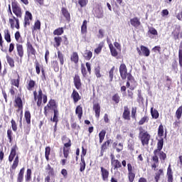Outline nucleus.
<instances>
[{
	"label": "nucleus",
	"instance_id": "47",
	"mask_svg": "<svg viewBox=\"0 0 182 182\" xmlns=\"http://www.w3.org/2000/svg\"><path fill=\"white\" fill-rule=\"evenodd\" d=\"M55 44L54 46L55 48H59L60 46V44L62 43V37L57 36L54 38Z\"/></svg>",
	"mask_w": 182,
	"mask_h": 182
},
{
	"label": "nucleus",
	"instance_id": "29",
	"mask_svg": "<svg viewBox=\"0 0 182 182\" xmlns=\"http://www.w3.org/2000/svg\"><path fill=\"white\" fill-rule=\"evenodd\" d=\"M34 66L36 68V73H37V75H41V70L43 69V65H41L38 60H36L34 62Z\"/></svg>",
	"mask_w": 182,
	"mask_h": 182
},
{
	"label": "nucleus",
	"instance_id": "48",
	"mask_svg": "<svg viewBox=\"0 0 182 182\" xmlns=\"http://www.w3.org/2000/svg\"><path fill=\"white\" fill-rule=\"evenodd\" d=\"M158 136L159 137H163L164 136V127L161 124L158 129Z\"/></svg>",
	"mask_w": 182,
	"mask_h": 182
},
{
	"label": "nucleus",
	"instance_id": "12",
	"mask_svg": "<svg viewBox=\"0 0 182 182\" xmlns=\"http://www.w3.org/2000/svg\"><path fill=\"white\" fill-rule=\"evenodd\" d=\"M73 83L77 90L82 89V80H80V76H79L77 74H75L74 76Z\"/></svg>",
	"mask_w": 182,
	"mask_h": 182
},
{
	"label": "nucleus",
	"instance_id": "34",
	"mask_svg": "<svg viewBox=\"0 0 182 182\" xmlns=\"http://www.w3.org/2000/svg\"><path fill=\"white\" fill-rule=\"evenodd\" d=\"M112 147L113 149H115L117 153H120V151H122L123 150V144L119 143V144H117V142H114L112 144Z\"/></svg>",
	"mask_w": 182,
	"mask_h": 182
},
{
	"label": "nucleus",
	"instance_id": "46",
	"mask_svg": "<svg viewBox=\"0 0 182 182\" xmlns=\"http://www.w3.org/2000/svg\"><path fill=\"white\" fill-rule=\"evenodd\" d=\"M46 171L48 173L49 176H54L55 175V171L52 166H50V164H48L46 167Z\"/></svg>",
	"mask_w": 182,
	"mask_h": 182
},
{
	"label": "nucleus",
	"instance_id": "22",
	"mask_svg": "<svg viewBox=\"0 0 182 182\" xmlns=\"http://www.w3.org/2000/svg\"><path fill=\"white\" fill-rule=\"evenodd\" d=\"M130 23L132 26H134V28H139V26L141 25V22H140V18H139V17H134L133 18H131Z\"/></svg>",
	"mask_w": 182,
	"mask_h": 182
},
{
	"label": "nucleus",
	"instance_id": "63",
	"mask_svg": "<svg viewBox=\"0 0 182 182\" xmlns=\"http://www.w3.org/2000/svg\"><path fill=\"white\" fill-rule=\"evenodd\" d=\"M11 123L12 130L14 132H16L18 130V125L16 124V122L14 119H12Z\"/></svg>",
	"mask_w": 182,
	"mask_h": 182
},
{
	"label": "nucleus",
	"instance_id": "25",
	"mask_svg": "<svg viewBox=\"0 0 182 182\" xmlns=\"http://www.w3.org/2000/svg\"><path fill=\"white\" fill-rule=\"evenodd\" d=\"M25 174V167H23L20 169L17 175V181L16 182H23V176Z\"/></svg>",
	"mask_w": 182,
	"mask_h": 182
},
{
	"label": "nucleus",
	"instance_id": "19",
	"mask_svg": "<svg viewBox=\"0 0 182 182\" xmlns=\"http://www.w3.org/2000/svg\"><path fill=\"white\" fill-rule=\"evenodd\" d=\"M36 86V81L33 80V79H30L27 80V85L26 89L29 92L35 89V87Z\"/></svg>",
	"mask_w": 182,
	"mask_h": 182
},
{
	"label": "nucleus",
	"instance_id": "10",
	"mask_svg": "<svg viewBox=\"0 0 182 182\" xmlns=\"http://www.w3.org/2000/svg\"><path fill=\"white\" fill-rule=\"evenodd\" d=\"M9 23H10L11 29H20L21 26L19 25V18L15 16H12V18L9 19Z\"/></svg>",
	"mask_w": 182,
	"mask_h": 182
},
{
	"label": "nucleus",
	"instance_id": "59",
	"mask_svg": "<svg viewBox=\"0 0 182 182\" xmlns=\"http://www.w3.org/2000/svg\"><path fill=\"white\" fill-rule=\"evenodd\" d=\"M151 114L153 119H159V111L157 109H153V107L151 108Z\"/></svg>",
	"mask_w": 182,
	"mask_h": 182
},
{
	"label": "nucleus",
	"instance_id": "36",
	"mask_svg": "<svg viewBox=\"0 0 182 182\" xmlns=\"http://www.w3.org/2000/svg\"><path fill=\"white\" fill-rule=\"evenodd\" d=\"M24 119L26 124H31V115L30 111L27 110L24 112Z\"/></svg>",
	"mask_w": 182,
	"mask_h": 182
},
{
	"label": "nucleus",
	"instance_id": "52",
	"mask_svg": "<svg viewBox=\"0 0 182 182\" xmlns=\"http://www.w3.org/2000/svg\"><path fill=\"white\" fill-rule=\"evenodd\" d=\"M164 174V172L163 169H159L157 173H156L155 175V181L156 182H159V180H160V177Z\"/></svg>",
	"mask_w": 182,
	"mask_h": 182
},
{
	"label": "nucleus",
	"instance_id": "5",
	"mask_svg": "<svg viewBox=\"0 0 182 182\" xmlns=\"http://www.w3.org/2000/svg\"><path fill=\"white\" fill-rule=\"evenodd\" d=\"M139 138L141 140L142 146H149V143L150 141V139H151V136L149 134V132L147 131H145L144 129H143V127H139Z\"/></svg>",
	"mask_w": 182,
	"mask_h": 182
},
{
	"label": "nucleus",
	"instance_id": "8",
	"mask_svg": "<svg viewBox=\"0 0 182 182\" xmlns=\"http://www.w3.org/2000/svg\"><path fill=\"white\" fill-rule=\"evenodd\" d=\"M14 107H17V112H21L22 116L23 113V102H22V98L19 95L16 97L14 100Z\"/></svg>",
	"mask_w": 182,
	"mask_h": 182
},
{
	"label": "nucleus",
	"instance_id": "31",
	"mask_svg": "<svg viewBox=\"0 0 182 182\" xmlns=\"http://www.w3.org/2000/svg\"><path fill=\"white\" fill-rule=\"evenodd\" d=\"M21 83V77L19 74L17 75V79H11V85L15 86L16 87H19V85Z\"/></svg>",
	"mask_w": 182,
	"mask_h": 182
},
{
	"label": "nucleus",
	"instance_id": "27",
	"mask_svg": "<svg viewBox=\"0 0 182 182\" xmlns=\"http://www.w3.org/2000/svg\"><path fill=\"white\" fill-rule=\"evenodd\" d=\"M75 114L77 115L79 120H82V116H83V108L82 105L77 106L75 109Z\"/></svg>",
	"mask_w": 182,
	"mask_h": 182
},
{
	"label": "nucleus",
	"instance_id": "54",
	"mask_svg": "<svg viewBox=\"0 0 182 182\" xmlns=\"http://www.w3.org/2000/svg\"><path fill=\"white\" fill-rule=\"evenodd\" d=\"M114 69L115 67L113 66L109 71V82H113V77L114 76Z\"/></svg>",
	"mask_w": 182,
	"mask_h": 182
},
{
	"label": "nucleus",
	"instance_id": "45",
	"mask_svg": "<svg viewBox=\"0 0 182 182\" xmlns=\"http://www.w3.org/2000/svg\"><path fill=\"white\" fill-rule=\"evenodd\" d=\"M51 68L55 72H59V63H58V60H55L51 62Z\"/></svg>",
	"mask_w": 182,
	"mask_h": 182
},
{
	"label": "nucleus",
	"instance_id": "60",
	"mask_svg": "<svg viewBox=\"0 0 182 182\" xmlns=\"http://www.w3.org/2000/svg\"><path fill=\"white\" fill-rule=\"evenodd\" d=\"M95 75L97 78L102 77V74L100 73V65L95 68Z\"/></svg>",
	"mask_w": 182,
	"mask_h": 182
},
{
	"label": "nucleus",
	"instance_id": "62",
	"mask_svg": "<svg viewBox=\"0 0 182 182\" xmlns=\"http://www.w3.org/2000/svg\"><path fill=\"white\" fill-rule=\"evenodd\" d=\"M81 73L84 77L87 76V71L86 70V67H85V64H81Z\"/></svg>",
	"mask_w": 182,
	"mask_h": 182
},
{
	"label": "nucleus",
	"instance_id": "13",
	"mask_svg": "<svg viewBox=\"0 0 182 182\" xmlns=\"http://www.w3.org/2000/svg\"><path fill=\"white\" fill-rule=\"evenodd\" d=\"M26 46L27 48L28 55H33V56H36V50L35 49V48H33V46H32L31 41H27Z\"/></svg>",
	"mask_w": 182,
	"mask_h": 182
},
{
	"label": "nucleus",
	"instance_id": "26",
	"mask_svg": "<svg viewBox=\"0 0 182 182\" xmlns=\"http://www.w3.org/2000/svg\"><path fill=\"white\" fill-rule=\"evenodd\" d=\"M61 12L63 16L65 18L66 21L68 22H70V13H69V11H68V9L63 7L61 9Z\"/></svg>",
	"mask_w": 182,
	"mask_h": 182
},
{
	"label": "nucleus",
	"instance_id": "15",
	"mask_svg": "<svg viewBox=\"0 0 182 182\" xmlns=\"http://www.w3.org/2000/svg\"><path fill=\"white\" fill-rule=\"evenodd\" d=\"M166 176L168 182L174 181V176H173V169H171V164H169L168 166Z\"/></svg>",
	"mask_w": 182,
	"mask_h": 182
},
{
	"label": "nucleus",
	"instance_id": "55",
	"mask_svg": "<svg viewBox=\"0 0 182 182\" xmlns=\"http://www.w3.org/2000/svg\"><path fill=\"white\" fill-rule=\"evenodd\" d=\"M181 116H182V105L180 106L176 112V117L178 120H180V119H181Z\"/></svg>",
	"mask_w": 182,
	"mask_h": 182
},
{
	"label": "nucleus",
	"instance_id": "1",
	"mask_svg": "<svg viewBox=\"0 0 182 182\" xmlns=\"http://www.w3.org/2000/svg\"><path fill=\"white\" fill-rule=\"evenodd\" d=\"M53 112V120L55 121L58 116H59V109L56 100L50 99L48 104L44 107L43 114L46 117L49 116V113Z\"/></svg>",
	"mask_w": 182,
	"mask_h": 182
},
{
	"label": "nucleus",
	"instance_id": "61",
	"mask_svg": "<svg viewBox=\"0 0 182 182\" xmlns=\"http://www.w3.org/2000/svg\"><path fill=\"white\" fill-rule=\"evenodd\" d=\"M40 29H41V21L37 20L34 23L33 31H40Z\"/></svg>",
	"mask_w": 182,
	"mask_h": 182
},
{
	"label": "nucleus",
	"instance_id": "16",
	"mask_svg": "<svg viewBox=\"0 0 182 182\" xmlns=\"http://www.w3.org/2000/svg\"><path fill=\"white\" fill-rule=\"evenodd\" d=\"M92 109L95 112V117L99 119L100 117V104L98 102H93Z\"/></svg>",
	"mask_w": 182,
	"mask_h": 182
},
{
	"label": "nucleus",
	"instance_id": "18",
	"mask_svg": "<svg viewBox=\"0 0 182 182\" xmlns=\"http://www.w3.org/2000/svg\"><path fill=\"white\" fill-rule=\"evenodd\" d=\"M18 149V146L16 145H14L12 146L10 152V155L9 156V163H12L14 161V159H15V156H16V149Z\"/></svg>",
	"mask_w": 182,
	"mask_h": 182
},
{
	"label": "nucleus",
	"instance_id": "43",
	"mask_svg": "<svg viewBox=\"0 0 182 182\" xmlns=\"http://www.w3.org/2000/svg\"><path fill=\"white\" fill-rule=\"evenodd\" d=\"M110 141H112V139H108L102 144L101 149H102V151L107 150L109 146H110Z\"/></svg>",
	"mask_w": 182,
	"mask_h": 182
},
{
	"label": "nucleus",
	"instance_id": "35",
	"mask_svg": "<svg viewBox=\"0 0 182 182\" xmlns=\"http://www.w3.org/2000/svg\"><path fill=\"white\" fill-rule=\"evenodd\" d=\"M152 161L154 163L151 165V167L152 168H154V170H156V168L159 167V156L157 155H154L152 156Z\"/></svg>",
	"mask_w": 182,
	"mask_h": 182
},
{
	"label": "nucleus",
	"instance_id": "53",
	"mask_svg": "<svg viewBox=\"0 0 182 182\" xmlns=\"http://www.w3.org/2000/svg\"><path fill=\"white\" fill-rule=\"evenodd\" d=\"M86 169V161L85 159H81V162L80 163V171L83 173Z\"/></svg>",
	"mask_w": 182,
	"mask_h": 182
},
{
	"label": "nucleus",
	"instance_id": "56",
	"mask_svg": "<svg viewBox=\"0 0 182 182\" xmlns=\"http://www.w3.org/2000/svg\"><path fill=\"white\" fill-rule=\"evenodd\" d=\"M63 32H64L63 28L60 27L55 29L53 33V35H57V36H60V35H63Z\"/></svg>",
	"mask_w": 182,
	"mask_h": 182
},
{
	"label": "nucleus",
	"instance_id": "37",
	"mask_svg": "<svg viewBox=\"0 0 182 182\" xmlns=\"http://www.w3.org/2000/svg\"><path fill=\"white\" fill-rule=\"evenodd\" d=\"M58 58L60 62V65L61 66H63V65L65 64V56L63 55V53L60 52V50L58 51Z\"/></svg>",
	"mask_w": 182,
	"mask_h": 182
},
{
	"label": "nucleus",
	"instance_id": "40",
	"mask_svg": "<svg viewBox=\"0 0 182 182\" xmlns=\"http://www.w3.org/2000/svg\"><path fill=\"white\" fill-rule=\"evenodd\" d=\"M81 33H87V21L84 20L81 26Z\"/></svg>",
	"mask_w": 182,
	"mask_h": 182
},
{
	"label": "nucleus",
	"instance_id": "33",
	"mask_svg": "<svg viewBox=\"0 0 182 182\" xmlns=\"http://www.w3.org/2000/svg\"><path fill=\"white\" fill-rule=\"evenodd\" d=\"M93 56V53L90 50H85L83 58L85 60H90Z\"/></svg>",
	"mask_w": 182,
	"mask_h": 182
},
{
	"label": "nucleus",
	"instance_id": "58",
	"mask_svg": "<svg viewBox=\"0 0 182 182\" xmlns=\"http://www.w3.org/2000/svg\"><path fill=\"white\" fill-rule=\"evenodd\" d=\"M112 100L114 101L116 105H118V103L120 102V95H119V93L114 94L112 97Z\"/></svg>",
	"mask_w": 182,
	"mask_h": 182
},
{
	"label": "nucleus",
	"instance_id": "23",
	"mask_svg": "<svg viewBox=\"0 0 182 182\" xmlns=\"http://www.w3.org/2000/svg\"><path fill=\"white\" fill-rule=\"evenodd\" d=\"M18 166H19V156L17 155L15 157L13 164L10 168V171L11 174H14L13 170H16V168L18 167Z\"/></svg>",
	"mask_w": 182,
	"mask_h": 182
},
{
	"label": "nucleus",
	"instance_id": "39",
	"mask_svg": "<svg viewBox=\"0 0 182 182\" xmlns=\"http://www.w3.org/2000/svg\"><path fill=\"white\" fill-rule=\"evenodd\" d=\"M6 59L10 68H15V60H14V58H12V57L9 56V55H6Z\"/></svg>",
	"mask_w": 182,
	"mask_h": 182
},
{
	"label": "nucleus",
	"instance_id": "6",
	"mask_svg": "<svg viewBox=\"0 0 182 182\" xmlns=\"http://www.w3.org/2000/svg\"><path fill=\"white\" fill-rule=\"evenodd\" d=\"M11 9L13 14H14L16 16V18H22V16L23 15V11L16 0L11 1Z\"/></svg>",
	"mask_w": 182,
	"mask_h": 182
},
{
	"label": "nucleus",
	"instance_id": "9",
	"mask_svg": "<svg viewBox=\"0 0 182 182\" xmlns=\"http://www.w3.org/2000/svg\"><path fill=\"white\" fill-rule=\"evenodd\" d=\"M111 166H112L114 170H119V168H122V162L119 161V159H116V157L114 154H111Z\"/></svg>",
	"mask_w": 182,
	"mask_h": 182
},
{
	"label": "nucleus",
	"instance_id": "42",
	"mask_svg": "<svg viewBox=\"0 0 182 182\" xmlns=\"http://www.w3.org/2000/svg\"><path fill=\"white\" fill-rule=\"evenodd\" d=\"M103 46H105V43L104 42H101L98 44L97 48H96L94 50L95 53H96V55H99V53H100V52H102V49H103Z\"/></svg>",
	"mask_w": 182,
	"mask_h": 182
},
{
	"label": "nucleus",
	"instance_id": "41",
	"mask_svg": "<svg viewBox=\"0 0 182 182\" xmlns=\"http://www.w3.org/2000/svg\"><path fill=\"white\" fill-rule=\"evenodd\" d=\"M149 116L145 115L142 118H141V119L138 122V124L139 126H143L144 123H149Z\"/></svg>",
	"mask_w": 182,
	"mask_h": 182
},
{
	"label": "nucleus",
	"instance_id": "44",
	"mask_svg": "<svg viewBox=\"0 0 182 182\" xmlns=\"http://www.w3.org/2000/svg\"><path fill=\"white\" fill-rule=\"evenodd\" d=\"M109 48L110 49L112 56H114V58H116V56L119 55V53H117V50H116V48H114V47L113 46V44H109Z\"/></svg>",
	"mask_w": 182,
	"mask_h": 182
},
{
	"label": "nucleus",
	"instance_id": "24",
	"mask_svg": "<svg viewBox=\"0 0 182 182\" xmlns=\"http://www.w3.org/2000/svg\"><path fill=\"white\" fill-rule=\"evenodd\" d=\"M16 50H17L18 55L19 56V58L21 59H22V58H23V55H24L23 46L22 44L16 43Z\"/></svg>",
	"mask_w": 182,
	"mask_h": 182
},
{
	"label": "nucleus",
	"instance_id": "4",
	"mask_svg": "<svg viewBox=\"0 0 182 182\" xmlns=\"http://www.w3.org/2000/svg\"><path fill=\"white\" fill-rule=\"evenodd\" d=\"M33 95L35 102H37L38 107L42 106V100L43 105L48 103V95L43 94V91H42L41 88H39L38 92L33 91Z\"/></svg>",
	"mask_w": 182,
	"mask_h": 182
},
{
	"label": "nucleus",
	"instance_id": "50",
	"mask_svg": "<svg viewBox=\"0 0 182 182\" xmlns=\"http://www.w3.org/2000/svg\"><path fill=\"white\" fill-rule=\"evenodd\" d=\"M157 156H159L160 160H163V161H164L166 159H167V154L163 151L157 152Z\"/></svg>",
	"mask_w": 182,
	"mask_h": 182
},
{
	"label": "nucleus",
	"instance_id": "28",
	"mask_svg": "<svg viewBox=\"0 0 182 182\" xmlns=\"http://www.w3.org/2000/svg\"><path fill=\"white\" fill-rule=\"evenodd\" d=\"M4 33L6 42H7V43H11L12 40L11 38V32L9 31V30L8 28L4 29Z\"/></svg>",
	"mask_w": 182,
	"mask_h": 182
},
{
	"label": "nucleus",
	"instance_id": "38",
	"mask_svg": "<svg viewBox=\"0 0 182 182\" xmlns=\"http://www.w3.org/2000/svg\"><path fill=\"white\" fill-rule=\"evenodd\" d=\"M26 182L31 181L32 180V170L31 168H28L25 175Z\"/></svg>",
	"mask_w": 182,
	"mask_h": 182
},
{
	"label": "nucleus",
	"instance_id": "57",
	"mask_svg": "<svg viewBox=\"0 0 182 182\" xmlns=\"http://www.w3.org/2000/svg\"><path fill=\"white\" fill-rule=\"evenodd\" d=\"M49 156H50V146H46L45 149V158L49 161Z\"/></svg>",
	"mask_w": 182,
	"mask_h": 182
},
{
	"label": "nucleus",
	"instance_id": "3",
	"mask_svg": "<svg viewBox=\"0 0 182 182\" xmlns=\"http://www.w3.org/2000/svg\"><path fill=\"white\" fill-rule=\"evenodd\" d=\"M119 74L121 76V78L122 80H126L127 79V87H130V82H133L134 80V77L132 75V73H127V67L126 66V64L122 63L119 65Z\"/></svg>",
	"mask_w": 182,
	"mask_h": 182
},
{
	"label": "nucleus",
	"instance_id": "20",
	"mask_svg": "<svg viewBox=\"0 0 182 182\" xmlns=\"http://www.w3.org/2000/svg\"><path fill=\"white\" fill-rule=\"evenodd\" d=\"M122 117L124 120H130V109H129V107L124 106V112L122 114Z\"/></svg>",
	"mask_w": 182,
	"mask_h": 182
},
{
	"label": "nucleus",
	"instance_id": "2",
	"mask_svg": "<svg viewBox=\"0 0 182 182\" xmlns=\"http://www.w3.org/2000/svg\"><path fill=\"white\" fill-rule=\"evenodd\" d=\"M62 142L64 143V146L63 148V156L65 159H62L61 160V164L62 166H65L66 164V159L69 157V154L70 153V147H72V141L70 139H69L66 136H63L61 138Z\"/></svg>",
	"mask_w": 182,
	"mask_h": 182
},
{
	"label": "nucleus",
	"instance_id": "21",
	"mask_svg": "<svg viewBox=\"0 0 182 182\" xmlns=\"http://www.w3.org/2000/svg\"><path fill=\"white\" fill-rule=\"evenodd\" d=\"M71 98L73 100V103H77L79 100L82 99V97L79 95V92L76 91V90H73L72 94H71Z\"/></svg>",
	"mask_w": 182,
	"mask_h": 182
},
{
	"label": "nucleus",
	"instance_id": "64",
	"mask_svg": "<svg viewBox=\"0 0 182 182\" xmlns=\"http://www.w3.org/2000/svg\"><path fill=\"white\" fill-rule=\"evenodd\" d=\"M89 0H78V4L81 8H85L87 5Z\"/></svg>",
	"mask_w": 182,
	"mask_h": 182
},
{
	"label": "nucleus",
	"instance_id": "11",
	"mask_svg": "<svg viewBox=\"0 0 182 182\" xmlns=\"http://www.w3.org/2000/svg\"><path fill=\"white\" fill-rule=\"evenodd\" d=\"M136 51L139 56H145L146 58L150 56V50L144 46H141L140 48H136Z\"/></svg>",
	"mask_w": 182,
	"mask_h": 182
},
{
	"label": "nucleus",
	"instance_id": "14",
	"mask_svg": "<svg viewBox=\"0 0 182 182\" xmlns=\"http://www.w3.org/2000/svg\"><path fill=\"white\" fill-rule=\"evenodd\" d=\"M163 146H164V139L161 138L158 140L157 148L155 150H154V155L157 156V153L163 150Z\"/></svg>",
	"mask_w": 182,
	"mask_h": 182
},
{
	"label": "nucleus",
	"instance_id": "49",
	"mask_svg": "<svg viewBox=\"0 0 182 182\" xmlns=\"http://www.w3.org/2000/svg\"><path fill=\"white\" fill-rule=\"evenodd\" d=\"M105 136H106V130L102 129V130L99 133V139H100V144L103 143V140H105Z\"/></svg>",
	"mask_w": 182,
	"mask_h": 182
},
{
	"label": "nucleus",
	"instance_id": "7",
	"mask_svg": "<svg viewBox=\"0 0 182 182\" xmlns=\"http://www.w3.org/2000/svg\"><path fill=\"white\" fill-rule=\"evenodd\" d=\"M127 170H128V180L129 182L134 181L136 178V171H134V167L132 166V164H127Z\"/></svg>",
	"mask_w": 182,
	"mask_h": 182
},
{
	"label": "nucleus",
	"instance_id": "17",
	"mask_svg": "<svg viewBox=\"0 0 182 182\" xmlns=\"http://www.w3.org/2000/svg\"><path fill=\"white\" fill-rule=\"evenodd\" d=\"M100 168L102 179L103 180V181H107L109 180V170L105 168L103 166H101Z\"/></svg>",
	"mask_w": 182,
	"mask_h": 182
},
{
	"label": "nucleus",
	"instance_id": "32",
	"mask_svg": "<svg viewBox=\"0 0 182 182\" xmlns=\"http://www.w3.org/2000/svg\"><path fill=\"white\" fill-rule=\"evenodd\" d=\"M70 60L71 62H73L75 65H77L79 63V54H77V52H73V54L70 56Z\"/></svg>",
	"mask_w": 182,
	"mask_h": 182
},
{
	"label": "nucleus",
	"instance_id": "30",
	"mask_svg": "<svg viewBox=\"0 0 182 182\" xmlns=\"http://www.w3.org/2000/svg\"><path fill=\"white\" fill-rule=\"evenodd\" d=\"M180 31H181V26H178L175 28V29L172 32V35H173L174 39L176 40L179 39Z\"/></svg>",
	"mask_w": 182,
	"mask_h": 182
},
{
	"label": "nucleus",
	"instance_id": "51",
	"mask_svg": "<svg viewBox=\"0 0 182 182\" xmlns=\"http://www.w3.org/2000/svg\"><path fill=\"white\" fill-rule=\"evenodd\" d=\"M148 35H154V36H157L159 33L157 32V30L154 28V27H150L149 28Z\"/></svg>",
	"mask_w": 182,
	"mask_h": 182
}]
</instances>
